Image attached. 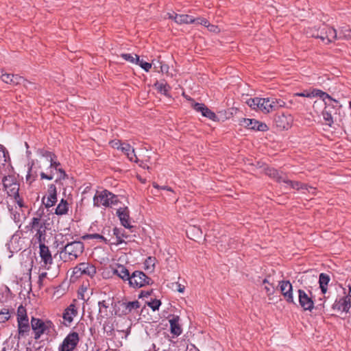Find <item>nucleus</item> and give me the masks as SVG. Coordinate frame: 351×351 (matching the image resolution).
I'll use <instances>...</instances> for the list:
<instances>
[{
    "instance_id": "nucleus-1",
    "label": "nucleus",
    "mask_w": 351,
    "mask_h": 351,
    "mask_svg": "<svg viewBox=\"0 0 351 351\" xmlns=\"http://www.w3.org/2000/svg\"><path fill=\"white\" fill-rule=\"evenodd\" d=\"M341 105L339 101L333 99L325 101V108L322 112L324 119L326 124L331 126L335 121L339 119L341 121Z\"/></svg>"
},
{
    "instance_id": "nucleus-2",
    "label": "nucleus",
    "mask_w": 351,
    "mask_h": 351,
    "mask_svg": "<svg viewBox=\"0 0 351 351\" xmlns=\"http://www.w3.org/2000/svg\"><path fill=\"white\" fill-rule=\"evenodd\" d=\"M84 250V244L82 241H71L60 248V254L62 259L66 261L68 259L73 261L77 258Z\"/></svg>"
},
{
    "instance_id": "nucleus-3",
    "label": "nucleus",
    "mask_w": 351,
    "mask_h": 351,
    "mask_svg": "<svg viewBox=\"0 0 351 351\" xmlns=\"http://www.w3.org/2000/svg\"><path fill=\"white\" fill-rule=\"evenodd\" d=\"M31 326L34 332V339L36 340L43 334L50 335L51 330H55V326L51 320L44 321L34 317L31 319Z\"/></svg>"
},
{
    "instance_id": "nucleus-4",
    "label": "nucleus",
    "mask_w": 351,
    "mask_h": 351,
    "mask_svg": "<svg viewBox=\"0 0 351 351\" xmlns=\"http://www.w3.org/2000/svg\"><path fill=\"white\" fill-rule=\"evenodd\" d=\"M298 302L303 311H308L312 312L314 308L322 310L324 308L325 300L322 303L318 304L316 306H315L312 292L311 291H309L310 295L302 289H298Z\"/></svg>"
},
{
    "instance_id": "nucleus-5",
    "label": "nucleus",
    "mask_w": 351,
    "mask_h": 351,
    "mask_svg": "<svg viewBox=\"0 0 351 351\" xmlns=\"http://www.w3.org/2000/svg\"><path fill=\"white\" fill-rule=\"evenodd\" d=\"M154 280L143 271L136 270L131 274L129 285L133 288H141L146 285H152Z\"/></svg>"
},
{
    "instance_id": "nucleus-6",
    "label": "nucleus",
    "mask_w": 351,
    "mask_h": 351,
    "mask_svg": "<svg viewBox=\"0 0 351 351\" xmlns=\"http://www.w3.org/2000/svg\"><path fill=\"white\" fill-rule=\"evenodd\" d=\"M3 189L7 191L8 195H16L19 191V183L17 178L12 175L4 176L2 178Z\"/></svg>"
},
{
    "instance_id": "nucleus-7",
    "label": "nucleus",
    "mask_w": 351,
    "mask_h": 351,
    "mask_svg": "<svg viewBox=\"0 0 351 351\" xmlns=\"http://www.w3.org/2000/svg\"><path fill=\"white\" fill-rule=\"evenodd\" d=\"M96 274V267L89 263H80L73 268L71 278H78L82 275L93 277Z\"/></svg>"
},
{
    "instance_id": "nucleus-8",
    "label": "nucleus",
    "mask_w": 351,
    "mask_h": 351,
    "mask_svg": "<svg viewBox=\"0 0 351 351\" xmlns=\"http://www.w3.org/2000/svg\"><path fill=\"white\" fill-rule=\"evenodd\" d=\"M18 332L19 339L21 336H24L29 331V325L28 317L25 313V310L23 307H19L18 309Z\"/></svg>"
},
{
    "instance_id": "nucleus-9",
    "label": "nucleus",
    "mask_w": 351,
    "mask_h": 351,
    "mask_svg": "<svg viewBox=\"0 0 351 351\" xmlns=\"http://www.w3.org/2000/svg\"><path fill=\"white\" fill-rule=\"evenodd\" d=\"M80 341L77 332H70L63 340L58 348L59 351H73Z\"/></svg>"
},
{
    "instance_id": "nucleus-10",
    "label": "nucleus",
    "mask_w": 351,
    "mask_h": 351,
    "mask_svg": "<svg viewBox=\"0 0 351 351\" xmlns=\"http://www.w3.org/2000/svg\"><path fill=\"white\" fill-rule=\"evenodd\" d=\"M278 287L284 300L288 304L296 305L293 295V286L289 280H281L279 282Z\"/></svg>"
},
{
    "instance_id": "nucleus-11",
    "label": "nucleus",
    "mask_w": 351,
    "mask_h": 351,
    "mask_svg": "<svg viewBox=\"0 0 351 351\" xmlns=\"http://www.w3.org/2000/svg\"><path fill=\"white\" fill-rule=\"evenodd\" d=\"M292 121V117L290 114L286 115L284 113L276 114L274 118V124L277 130L280 131L288 130Z\"/></svg>"
},
{
    "instance_id": "nucleus-12",
    "label": "nucleus",
    "mask_w": 351,
    "mask_h": 351,
    "mask_svg": "<svg viewBox=\"0 0 351 351\" xmlns=\"http://www.w3.org/2000/svg\"><path fill=\"white\" fill-rule=\"evenodd\" d=\"M239 122L241 125H243L250 130L261 132H266L269 130V127L267 124L260 122L254 119L243 118Z\"/></svg>"
},
{
    "instance_id": "nucleus-13",
    "label": "nucleus",
    "mask_w": 351,
    "mask_h": 351,
    "mask_svg": "<svg viewBox=\"0 0 351 351\" xmlns=\"http://www.w3.org/2000/svg\"><path fill=\"white\" fill-rule=\"evenodd\" d=\"M351 306V299L350 296L346 295L336 298L334 304L332 305V310L334 311H341L348 313Z\"/></svg>"
},
{
    "instance_id": "nucleus-14",
    "label": "nucleus",
    "mask_w": 351,
    "mask_h": 351,
    "mask_svg": "<svg viewBox=\"0 0 351 351\" xmlns=\"http://www.w3.org/2000/svg\"><path fill=\"white\" fill-rule=\"evenodd\" d=\"M48 197L45 202V196L42 198V203L45 205V208H49L54 206L58 201L57 199V189L55 184H49L47 189Z\"/></svg>"
},
{
    "instance_id": "nucleus-15",
    "label": "nucleus",
    "mask_w": 351,
    "mask_h": 351,
    "mask_svg": "<svg viewBox=\"0 0 351 351\" xmlns=\"http://www.w3.org/2000/svg\"><path fill=\"white\" fill-rule=\"evenodd\" d=\"M192 106L197 112H201L202 115L208 118L212 121L217 120V117L215 113L211 111L205 104L194 102Z\"/></svg>"
},
{
    "instance_id": "nucleus-16",
    "label": "nucleus",
    "mask_w": 351,
    "mask_h": 351,
    "mask_svg": "<svg viewBox=\"0 0 351 351\" xmlns=\"http://www.w3.org/2000/svg\"><path fill=\"white\" fill-rule=\"evenodd\" d=\"M265 173L269 178L274 179L277 182H285L287 176L282 171L276 169L273 167H267L265 169Z\"/></svg>"
},
{
    "instance_id": "nucleus-17",
    "label": "nucleus",
    "mask_w": 351,
    "mask_h": 351,
    "mask_svg": "<svg viewBox=\"0 0 351 351\" xmlns=\"http://www.w3.org/2000/svg\"><path fill=\"white\" fill-rule=\"evenodd\" d=\"M119 143L120 145L117 147V148L120 149L122 152L127 156L130 161L138 162V160L135 154L134 149L130 144L121 142H119Z\"/></svg>"
},
{
    "instance_id": "nucleus-18",
    "label": "nucleus",
    "mask_w": 351,
    "mask_h": 351,
    "mask_svg": "<svg viewBox=\"0 0 351 351\" xmlns=\"http://www.w3.org/2000/svg\"><path fill=\"white\" fill-rule=\"evenodd\" d=\"M117 215L119 217L121 223L126 228L132 229L134 226H130L129 223L130 215L128 207L120 208L117 210Z\"/></svg>"
},
{
    "instance_id": "nucleus-19",
    "label": "nucleus",
    "mask_w": 351,
    "mask_h": 351,
    "mask_svg": "<svg viewBox=\"0 0 351 351\" xmlns=\"http://www.w3.org/2000/svg\"><path fill=\"white\" fill-rule=\"evenodd\" d=\"M40 256L42 261L44 263V266L46 267L48 265H51L53 262L51 252L45 244L40 245Z\"/></svg>"
},
{
    "instance_id": "nucleus-20",
    "label": "nucleus",
    "mask_w": 351,
    "mask_h": 351,
    "mask_svg": "<svg viewBox=\"0 0 351 351\" xmlns=\"http://www.w3.org/2000/svg\"><path fill=\"white\" fill-rule=\"evenodd\" d=\"M322 32L324 35L323 42L330 43L337 38L336 29L331 27L327 26L326 25H322Z\"/></svg>"
},
{
    "instance_id": "nucleus-21",
    "label": "nucleus",
    "mask_w": 351,
    "mask_h": 351,
    "mask_svg": "<svg viewBox=\"0 0 351 351\" xmlns=\"http://www.w3.org/2000/svg\"><path fill=\"white\" fill-rule=\"evenodd\" d=\"M108 193L109 191L108 190H104L99 193L98 195H95L93 198V202L95 206H99L100 204L104 206L105 207L109 206V199H108Z\"/></svg>"
},
{
    "instance_id": "nucleus-22",
    "label": "nucleus",
    "mask_w": 351,
    "mask_h": 351,
    "mask_svg": "<svg viewBox=\"0 0 351 351\" xmlns=\"http://www.w3.org/2000/svg\"><path fill=\"white\" fill-rule=\"evenodd\" d=\"M140 303L137 300L128 302H122L121 304V307L122 308L121 315H128L132 312V310L140 308ZM119 315H121V314H119Z\"/></svg>"
},
{
    "instance_id": "nucleus-23",
    "label": "nucleus",
    "mask_w": 351,
    "mask_h": 351,
    "mask_svg": "<svg viewBox=\"0 0 351 351\" xmlns=\"http://www.w3.org/2000/svg\"><path fill=\"white\" fill-rule=\"evenodd\" d=\"M77 314V311L75 305L74 304H71L67 308L64 309L62 317L64 321L68 322L69 324H71L73 322V317L76 316Z\"/></svg>"
},
{
    "instance_id": "nucleus-24",
    "label": "nucleus",
    "mask_w": 351,
    "mask_h": 351,
    "mask_svg": "<svg viewBox=\"0 0 351 351\" xmlns=\"http://www.w3.org/2000/svg\"><path fill=\"white\" fill-rule=\"evenodd\" d=\"M179 320L180 317L175 315L169 320L171 332L176 336H179L182 332L181 326L179 324Z\"/></svg>"
},
{
    "instance_id": "nucleus-25",
    "label": "nucleus",
    "mask_w": 351,
    "mask_h": 351,
    "mask_svg": "<svg viewBox=\"0 0 351 351\" xmlns=\"http://www.w3.org/2000/svg\"><path fill=\"white\" fill-rule=\"evenodd\" d=\"M114 274L123 280L130 282L131 274L124 265H118L117 267L114 270Z\"/></svg>"
},
{
    "instance_id": "nucleus-26",
    "label": "nucleus",
    "mask_w": 351,
    "mask_h": 351,
    "mask_svg": "<svg viewBox=\"0 0 351 351\" xmlns=\"http://www.w3.org/2000/svg\"><path fill=\"white\" fill-rule=\"evenodd\" d=\"M330 276L325 273H322L319 276V284L322 294H325L327 291V286L330 282Z\"/></svg>"
},
{
    "instance_id": "nucleus-27",
    "label": "nucleus",
    "mask_w": 351,
    "mask_h": 351,
    "mask_svg": "<svg viewBox=\"0 0 351 351\" xmlns=\"http://www.w3.org/2000/svg\"><path fill=\"white\" fill-rule=\"evenodd\" d=\"M175 22L178 24H193L195 23V18L189 14L175 16Z\"/></svg>"
},
{
    "instance_id": "nucleus-28",
    "label": "nucleus",
    "mask_w": 351,
    "mask_h": 351,
    "mask_svg": "<svg viewBox=\"0 0 351 351\" xmlns=\"http://www.w3.org/2000/svg\"><path fill=\"white\" fill-rule=\"evenodd\" d=\"M285 183L289 184L291 188L296 190H308V189H313V187L308 186L307 184L300 182L290 180L288 177L287 178Z\"/></svg>"
},
{
    "instance_id": "nucleus-29",
    "label": "nucleus",
    "mask_w": 351,
    "mask_h": 351,
    "mask_svg": "<svg viewBox=\"0 0 351 351\" xmlns=\"http://www.w3.org/2000/svg\"><path fill=\"white\" fill-rule=\"evenodd\" d=\"M154 86L158 92L163 93L166 96L168 95V92L171 89L170 86L165 80L156 81Z\"/></svg>"
},
{
    "instance_id": "nucleus-30",
    "label": "nucleus",
    "mask_w": 351,
    "mask_h": 351,
    "mask_svg": "<svg viewBox=\"0 0 351 351\" xmlns=\"http://www.w3.org/2000/svg\"><path fill=\"white\" fill-rule=\"evenodd\" d=\"M10 82H8V84H12L14 86L19 85V84H23L24 86H27V83L31 84V82L28 81L27 80L25 79L23 77H21L19 75H14L12 74V76L10 78Z\"/></svg>"
},
{
    "instance_id": "nucleus-31",
    "label": "nucleus",
    "mask_w": 351,
    "mask_h": 351,
    "mask_svg": "<svg viewBox=\"0 0 351 351\" xmlns=\"http://www.w3.org/2000/svg\"><path fill=\"white\" fill-rule=\"evenodd\" d=\"M68 202L66 199L62 198L55 210V214L57 215H66L68 213Z\"/></svg>"
},
{
    "instance_id": "nucleus-32",
    "label": "nucleus",
    "mask_w": 351,
    "mask_h": 351,
    "mask_svg": "<svg viewBox=\"0 0 351 351\" xmlns=\"http://www.w3.org/2000/svg\"><path fill=\"white\" fill-rule=\"evenodd\" d=\"M306 34L313 38H319L322 41L324 40L322 25L319 27L318 28L313 27V28L309 29V31H307Z\"/></svg>"
},
{
    "instance_id": "nucleus-33",
    "label": "nucleus",
    "mask_w": 351,
    "mask_h": 351,
    "mask_svg": "<svg viewBox=\"0 0 351 351\" xmlns=\"http://www.w3.org/2000/svg\"><path fill=\"white\" fill-rule=\"evenodd\" d=\"M311 94L314 97H319V98L322 99L324 102L326 101V99H328V100H332V97L330 95L326 92L322 91V90L313 89L311 92Z\"/></svg>"
},
{
    "instance_id": "nucleus-34",
    "label": "nucleus",
    "mask_w": 351,
    "mask_h": 351,
    "mask_svg": "<svg viewBox=\"0 0 351 351\" xmlns=\"http://www.w3.org/2000/svg\"><path fill=\"white\" fill-rule=\"evenodd\" d=\"M271 99L273 101V103L271 104V112L275 111L279 109L280 108H282L285 106V102L280 99H276L274 97H271Z\"/></svg>"
},
{
    "instance_id": "nucleus-35",
    "label": "nucleus",
    "mask_w": 351,
    "mask_h": 351,
    "mask_svg": "<svg viewBox=\"0 0 351 351\" xmlns=\"http://www.w3.org/2000/svg\"><path fill=\"white\" fill-rule=\"evenodd\" d=\"M121 57L123 58L125 61L130 62L131 63L136 64V62H139V56L136 54L133 56L131 53H121Z\"/></svg>"
},
{
    "instance_id": "nucleus-36",
    "label": "nucleus",
    "mask_w": 351,
    "mask_h": 351,
    "mask_svg": "<svg viewBox=\"0 0 351 351\" xmlns=\"http://www.w3.org/2000/svg\"><path fill=\"white\" fill-rule=\"evenodd\" d=\"M136 64L139 65L143 69H144L147 72H148L149 69L152 68V64H154V69L158 68V66L156 65L154 61H152V63H149L143 61V60H141L140 58L139 62H136Z\"/></svg>"
},
{
    "instance_id": "nucleus-37",
    "label": "nucleus",
    "mask_w": 351,
    "mask_h": 351,
    "mask_svg": "<svg viewBox=\"0 0 351 351\" xmlns=\"http://www.w3.org/2000/svg\"><path fill=\"white\" fill-rule=\"evenodd\" d=\"M82 238L84 240L97 239H99V240L104 241L106 243H108V240L103 235L97 234V233L87 234L84 235Z\"/></svg>"
},
{
    "instance_id": "nucleus-38",
    "label": "nucleus",
    "mask_w": 351,
    "mask_h": 351,
    "mask_svg": "<svg viewBox=\"0 0 351 351\" xmlns=\"http://www.w3.org/2000/svg\"><path fill=\"white\" fill-rule=\"evenodd\" d=\"M41 228H43V225H40V228H38L37 232L36 234V237H37L39 245L45 244L43 242L45 239V230H41Z\"/></svg>"
},
{
    "instance_id": "nucleus-39",
    "label": "nucleus",
    "mask_w": 351,
    "mask_h": 351,
    "mask_svg": "<svg viewBox=\"0 0 351 351\" xmlns=\"http://www.w3.org/2000/svg\"><path fill=\"white\" fill-rule=\"evenodd\" d=\"M39 154L43 157L47 158L49 161L51 160L53 158H57V156L54 153L45 150L44 149H40Z\"/></svg>"
},
{
    "instance_id": "nucleus-40",
    "label": "nucleus",
    "mask_w": 351,
    "mask_h": 351,
    "mask_svg": "<svg viewBox=\"0 0 351 351\" xmlns=\"http://www.w3.org/2000/svg\"><path fill=\"white\" fill-rule=\"evenodd\" d=\"M147 304L154 311H157L159 309L160 306L161 305V301L158 299L152 300V301L147 302Z\"/></svg>"
},
{
    "instance_id": "nucleus-41",
    "label": "nucleus",
    "mask_w": 351,
    "mask_h": 351,
    "mask_svg": "<svg viewBox=\"0 0 351 351\" xmlns=\"http://www.w3.org/2000/svg\"><path fill=\"white\" fill-rule=\"evenodd\" d=\"M273 103L271 97L264 98V104H263V112L268 113L271 112V105Z\"/></svg>"
},
{
    "instance_id": "nucleus-42",
    "label": "nucleus",
    "mask_w": 351,
    "mask_h": 351,
    "mask_svg": "<svg viewBox=\"0 0 351 351\" xmlns=\"http://www.w3.org/2000/svg\"><path fill=\"white\" fill-rule=\"evenodd\" d=\"M12 74H11V73H6L5 69H3L0 70V77H1V80L6 84L11 82L10 80V78L12 76Z\"/></svg>"
},
{
    "instance_id": "nucleus-43",
    "label": "nucleus",
    "mask_w": 351,
    "mask_h": 351,
    "mask_svg": "<svg viewBox=\"0 0 351 351\" xmlns=\"http://www.w3.org/2000/svg\"><path fill=\"white\" fill-rule=\"evenodd\" d=\"M7 152H5V149L3 145H0V175L1 174V166L4 165L3 162H2V160L3 162L6 161L5 159V154Z\"/></svg>"
},
{
    "instance_id": "nucleus-44",
    "label": "nucleus",
    "mask_w": 351,
    "mask_h": 351,
    "mask_svg": "<svg viewBox=\"0 0 351 351\" xmlns=\"http://www.w3.org/2000/svg\"><path fill=\"white\" fill-rule=\"evenodd\" d=\"M261 100L259 97L250 98L247 101V104L252 109L256 110V106Z\"/></svg>"
},
{
    "instance_id": "nucleus-45",
    "label": "nucleus",
    "mask_w": 351,
    "mask_h": 351,
    "mask_svg": "<svg viewBox=\"0 0 351 351\" xmlns=\"http://www.w3.org/2000/svg\"><path fill=\"white\" fill-rule=\"evenodd\" d=\"M57 171L60 173V176L55 180L56 183H59L61 180H64L68 178V175L62 168L58 169Z\"/></svg>"
},
{
    "instance_id": "nucleus-46",
    "label": "nucleus",
    "mask_w": 351,
    "mask_h": 351,
    "mask_svg": "<svg viewBox=\"0 0 351 351\" xmlns=\"http://www.w3.org/2000/svg\"><path fill=\"white\" fill-rule=\"evenodd\" d=\"M113 234L116 236L117 241L115 243L116 245L121 244L123 242L122 237H120V229L117 228H114L113 229Z\"/></svg>"
},
{
    "instance_id": "nucleus-47",
    "label": "nucleus",
    "mask_w": 351,
    "mask_h": 351,
    "mask_svg": "<svg viewBox=\"0 0 351 351\" xmlns=\"http://www.w3.org/2000/svg\"><path fill=\"white\" fill-rule=\"evenodd\" d=\"M108 195H109V197H108L109 206L112 205V204H117L119 200H118V197H117V195H115L114 194L110 193V191H109Z\"/></svg>"
},
{
    "instance_id": "nucleus-48",
    "label": "nucleus",
    "mask_w": 351,
    "mask_h": 351,
    "mask_svg": "<svg viewBox=\"0 0 351 351\" xmlns=\"http://www.w3.org/2000/svg\"><path fill=\"white\" fill-rule=\"evenodd\" d=\"M195 24H200L205 27H207L210 23L209 21L206 19L202 18V17L195 19Z\"/></svg>"
},
{
    "instance_id": "nucleus-49",
    "label": "nucleus",
    "mask_w": 351,
    "mask_h": 351,
    "mask_svg": "<svg viewBox=\"0 0 351 351\" xmlns=\"http://www.w3.org/2000/svg\"><path fill=\"white\" fill-rule=\"evenodd\" d=\"M191 232L195 235L197 236V238H201L202 235V232L200 228L193 226L191 229Z\"/></svg>"
},
{
    "instance_id": "nucleus-50",
    "label": "nucleus",
    "mask_w": 351,
    "mask_h": 351,
    "mask_svg": "<svg viewBox=\"0 0 351 351\" xmlns=\"http://www.w3.org/2000/svg\"><path fill=\"white\" fill-rule=\"evenodd\" d=\"M40 217H34L30 223L32 228V229H35L36 228H40Z\"/></svg>"
},
{
    "instance_id": "nucleus-51",
    "label": "nucleus",
    "mask_w": 351,
    "mask_h": 351,
    "mask_svg": "<svg viewBox=\"0 0 351 351\" xmlns=\"http://www.w3.org/2000/svg\"><path fill=\"white\" fill-rule=\"evenodd\" d=\"M56 158H53L51 160H50V168L54 169L56 171L58 169H61L60 167L61 164L56 160Z\"/></svg>"
},
{
    "instance_id": "nucleus-52",
    "label": "nucleus",
    "mask_w": 351,
    "mask_h": 351,
    "mask_svg": "<svg viewBox=\"0 0 351 351\" xmlns=\"http://www.w3.org/2000/svg\"><path fill=\"white\" fill-rule=\"evenodd\" d=\"M11 197L14 198V201L17 203L19 207L22 208L25 206L23 199L22 197H20L19 193H18V197L16 195H12L11 196Z\"/></svg>"
},
{
    "instance_id": "nucleus-53",
    "label": "nucleus",
    "mask_w": 351,
    "mask_h": 351,
    "mask_svg": "<svg viewBox=\"0 0 351 351\" xmlns=\"http://www.w3.org/2000/svg\"><path fill=\"white\" fill-rule=\"evenodd\" d=\"M10 318V316L8 315V312H0V323H4L6 321H8Z\"/></svg>"
},
{
    "instance_id": "nucleus-54",
    "label": "nucleus",
    "mask_w": 351,
    "mask_h": 351,
    "mask_svg": "<svg viewBox=\"0 0 351 351\" xmlns=\"http://www.w3.org/2000/svg\"><path fill=\"white\" fill-rule=\"evenodd\" d=\"M40 178L42 180H51L53 179V172L52 171H51V173L49 174H47L44 172H41L40 173Z\"/></svg>"
},
{
    "instance_id": "nucleus-55",
    "label": "nucleus",
    "mask_w": 351,
    "mask_h": 351,
    "mask_svg": "<svg viewBox=\"0 0 351 351\" xmlns=\"http://www.w3.org/2000/svg\"><path fill=\"white\" fill-rule=\"evenodd\" d=\"M153 293V289L149 291H141L138 295V298H147Z\"/></svg>"
},
{
    "instance_id": "nucleus-56",
    "label": "nucleus",
    "mask_w": 351,
    "mask_h": 351,
    "mask_svg": "<svg viewBox=\"0 0 351 351\" xmlns=\"http://www.w3.org/2000/svg\"><path fill=\"white\" fill-rule=\"evenodd\" d=\"M269 286L270 287H269V286L265 287V289L266 291L267 295H270L273 294V293H274V287L273 286L272 284H270Z\"/></svg>"
},
{
    "instance_id": "nucleus-57",
    "label": "nucleus",
    "mask_w": 351,
    "mask_h": 351,
    "mask_svg": "<svg viewBox=\"0 0 351 351\" xmlns=\"http://www.w3.org/2000/svg\"><path fill=\"white\" fill-rule=\"evenodd\" d=\"M159 67L160 69V72L162 73H168L169 71V66L167 64H162L161 62H159Z\"/></svg>"
},
{
    "instance_id": "nucleus-58",
    "label": "nucleus",
    "mask_w": 351,
    "mask_h": 351,
    "mask_svg": "<svg viewBox=\"0 0 351 351\" xmlns=\"http://www.w3.org/2000/svg\"><path fill=\"white\" fill-rule=\"evenodd\" d=\"M98 305L99 306V313L101 311V308H108V304H107L105 300L99 301L98 302Z\"/></svg>"
},
{
    "instance_id": "nucleus-59",
    "label": "nucleus",
    "mask_w": 351,
    "mask_h": 351,
    "mask_svg": "<svg viewBox=\"0 0 351 351\" xmlns=\"http://www.w3.org/2000/svg\"><path fill=\"white\" fill-rule=\"evenodd\" d=\"M259 99L261 100V101L258 102V104H257L256 109H258V110H261L262 112H263L264 98L259 97Z\"/></svg>"
},
{
    "instance_id": "nucleus-60",
    "label": "nucleus",
    "mask_w": 351,
    "mask_h": 351,
    "mask_svg": "<svg viewBox=\"0 0 351 351\" xmlns=\"http://www.w3.org/2000/svg\"><path fill=\"white\" fill-rule=\"evenodd\" d=\"M32 171V167L29 168L28 174L27 175V180H29V178L32 177V180H35L36 178L37 177L36 173H35V175L31 173Z\"/></svg>"
},
{
    "instance_id": "nucleus-61",
    "label": "nucleus",
    "mask_w": 351,
    "mask_h": 351,
    "mask_svg": "<svg viewBox=\"0 0 351 351\" xmlns=\"http://www.w3.org/2000/svg\"><path fill=\"white\" fill-rule=\"evenodd\" d=\"M176 286H177V290L178 292L180 293H183L184 291V286L179 284V283H176Z\"/></svg>"
},
{
    "instance_id": "nucleus-62",
    "label": "nucleus",
    "mask_w": 351,
    "mask_h": 351,
    "mask_svg": "<svg viewBox=\"0 0 351 351\" xmlns=\"http://www.w3.org/2000/svg\"><path fill=\"white\" fill-rule=\"evenodd\" d=\"M207 27L208 28V29L210 31V32H215L216 29H217V27L214 25H211L209 23V25L207 26Z\"/></svg>"
},
{
    "instance_id": "nucleus-63",
    "label": "nucleus",
    "mask_w": 351,
    "mask_h": 351,
    "mask_svg": "<svg viewBox=\"0 0 351 351\" xmlns=\"http://www.w3.org/2000/svg\"><path fill=\"white\" fill-rule=\"evenodd\" d=\"M44 214V210L43 209H38V210L36 212V215H38L37 217H40V219L42 217L43 215Z\"/></svg>"
},
{
    "instance_id": "nucleus-64",
    "label": "nucleus",
    "mask_w": 351,
    "mask_h": 351,
    "mask_svg": "<svg viewBox=\"0 0 351 351\" xmlns=\"http://www.w3.org/2000/svg\"><path fill=\"white\" fill-rule=\"evenodd\" d=\"M179 14H176L175 12L173 13H168L169 19H173L175 21V16H178Z\"/></svg>"
}]
</instances>
